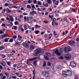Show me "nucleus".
<instances>
[{"label": "nucleus", "instance_id": "obj_50", "mask_svg": "<svg viewBox=\"0 0 79 79\" xmlns=\"http://www.w3.org/2000/svg\"><path fill=\"white\" fill-rule=\"evenodd\" d=\"M10 21H11V22H13V21H14V19L13 18H11L10 19Z\"/></svg>", "mask_w": 79, "mask_h": 79}, {"label": "nucleus", "instance_id": "obj_62", "mask_svg": "<svg viewBox=\"0 0 79 79\" xmlns=\"http://www.w3.org/2000/svg\"><path fill=\"white\" fill-rule=\"evenodd\" d=\"M76 41H77V42H79V38L77 39H76Z\"/></svg>", "mask_w": 79, "mask_h": 79}, {"label": "nucleus", "instance_id": "obj_11", "mask_svg": "<svg viewBox=\"0 0 79 79\" xmlns=\"http://www.w3.org/2000/svg\"><path fill=\"white\" fill-rule=\"evenodd\" d=\"M35 46L34 45H31L30 46L29 50H34L35 49Z\"/></svg>", "mask_w": 79, "mask_h": 79}, {"label": "nucleus", "instance_id": "obj_21", "mask_svg": "<svg viewBox=\"0 0 79 79\" xmlns=\"http://www.w3.org/2000/svg\"><path fill=\"white\" fill-rule=\"evenodd\" d=\"M64 52H67V53H68V48L67 47H65L64 48Z\"/></svg>", "mask_w": 79, "mask_h": 79}, {"label": "nucleus", "instance_id": "obj_27", "mask_svg": "<svg viewBox=\"0 0 79 79\" xmlns=\"http://www.w3.org/2000/svg\"><path fill=\"white\" fill-rule=\"evenodd\" d=\"M13 38H11L10 40H9V42L10 43H12V42H13Z\"/></svg>", "mask_w": 79, "mask_h": 79}, {"label": "nucleus", "instance_id": "obj_12", "mask_svg": "<svg viewBox=\"0 0 79 79\" xmlns=\"http://www.w3.org/2000/svg\"><path fill=\"white\" fill-rule=\"evenodd\" d=\"M54 35L55 36V37L56 38H58V36H59V35L58 34H56V31L54 30L53 31Z\"/></svg>", "mask_w": 79, "mask_h": 79}, {"label": "nucleus", "instance_id": "obj_35", "mask_svg": "<svg viewBox=\"0 0 79 79\" xmlns=\"http://www.w3.org/2000/svg\"><path fill=\"white\" fill-rule=\"evenodd\" d=\"M27 8H30V9H31V6H30V5H27Z\"/></svg>", "mask_w": 79, "mask_h": 79}, {"label": "nucleus", "instance_id": "obj_31", "mask_svg": "<svg viewBox=\"0 0 79 79\" xmlns=\"http://www.w3.org/2000/svg\"><path fill=\"white\" fill-rule=\"evenodd\" d=\"M46 55L47 56H50V53H48V52H46Z\"/></svg>", "mask_w": 79, "mask_h": 79}, {"label": "nucleus", "instance_id": "obj_45", "mask_svg": "<svg viewBox=\"0 0 79 79\" xmlns=\"http://www.w3.org/2000/svg\"><path fill=\"white\" fill-rule=\"evenodd\" d=\"M1 79H6V76L4 75V76H3V78H2V77H1Z\"/></svg>", "mask_w": 79, "mask_h": 79}, {"label": "nucleus", "instance_id": "obj_13", "mask_svg": "<svg viewBox=\"0 0 79 79\" xmlns=\"http://www.w3.org/2000/svg\"><path fill=\"white\" fill-rule=\"evenodd\" d=\"M56 68L57 69H61L62 67L60 65H56Z\"/></svg>", "mask_w": 79, "mask_h": 79}, {"label": "nucleus", "instance_id": "obj_29", "mask_svg": "<svg viewBox=\"0 0 79 79\" xmlns=\"http://www.w3.org/2000/svg\"><path fill=\"white\" fill-rule=\"evenodd\" d=\"M27 22H29V21H30V20H31V18H30V17H27Z\"/></svg>", "mask_w": 79, "mask_h": 79}, {"label": "nucleus", "instance_id": "obj_8", "mask_svg": "<svg viewBox=\"0 0 79 79\" xmlns=\"http://www.w3.org/2000/svg\"><path fill=\"white\" fill-rule=\"evenodd\" d=\"M71 9L72 10V12H73V13H77V8H71Z\"/></svg>", "mask_w": 79, "mask_h": 79}, {"label": "nucleus", "instance_id": "obj_30", "mask_svg": "<svg viewBox=\"0 0 79 79\" xmlns=\"http://www.w3.org/2000/svg\"><path fill=\"white\" fill-rule=\"evenodd\" d=\"M52 0H48V4H52V2H51Z\"/></svg>", "mask_w": 79, "mask_h": 79}, {"label": "nucleus", "instance_id": "obj_53", "mask_svg": "<svg viewBox=\"0 0 79 79\" xmlns=\"http://www.w3.org/2000/svg\"><path fill=\"white\" fill-rule=\"evenodd\" d=\"M33 2L34 4H36L37 3V0H34Z\"/></svg>", "mask_w": 79, "mask_h": 79}, {"label": "nucleus", "instance_id": "obj_3", "mask_svg": "<svg viewBox=\"0 0 79 79\" xmlns=\"http://www.w3.org/2000/svg\"><path fill=\"white\" fill-rule=\"evenodd\" d=\"M41 52V49L39 48H37L35 50V56H37Z\"/></svg>", "mask_w": 79, "mask_h": 79}, {"label": "nucleus", "instance_id": "obj_14", "mask_svg": "<svg viewBox=\"0 0 79 79\" xmlns=\"http://www.w3.org/2000/svg\"><path fill=\"white\" fill-rule=\"evenodd\" d=\"M19 29L21 31V32H24V30L23 29V25H21L19 27Z\"/></svg>", "mask_w": 79, "mask_h": 79}, {"label": "nucleus", "instance_id": "obj_37", "mask_svg": "<svg viewBox=\"0 0 79 79\" xmlns=\"http://www.w3.org/2000/svg\"><path fill=\"white\" fill-rule=\"evenodd\" d=\"M67 50L68 51V52H69V51H71V48H67Z\"/></svg>", "mask_w": 79, "mask_h": 79}, {"label": "nucleus", "instance_id": "obj_40", "mask_svg": "<svg viewBox=\"0 0 79 79\" xmlns=\"http://www.w3.org/2000/svg\"><path fill=\"white\" fill-rule=\"evenodd\" d=\"M12 79H16V78H17V77H16V76H12Z\"/></svg>", "mask_w": 79, "mask_h": 79}, {"label": "nucleus", "instance_id": "obj_63", "mask_svg": "<svg viewBox=\"0 0 79 79\" xmlns=\"http://www.w3.org/2000/svg\"><path fill=\"white\" fill-rule=\"evenodd\" d=\"M63 19L64 21H66L67 19H67V18H66V17H65V18H64Z\"/></svg>", "mask_w": 79, "mask_h": 79}, {"label": "nucleus", "instance_id": "obj_64", "mask_svg": "<svg viewBox=\"0 0 79 79\" xmlns=\"http://www.w3.org/2000/svg\"><path fill=\"white\" fill-rule=\"evenodd\" d=\"M24 19H25V20H26L27 19V17L26 16L24 17Z\"/></svg>", "mask_w": 79, "mask_h": 79}, {"label": "nucleus", "instance_id": "obj_17", "mask_svg": "<svg viewBox=\"0 0 79 79\" xmlns=\"http://www.w3.org/2000/svg\"><path fill=\"white\" fill-rule=\"evenodd\" d=\"M30 14L31 15H32L33 14H34V15H37V13H36V12L35 11H33L32 12H31Z\"/></svg>", "mask_w": 79, "mask_h": 79}, {"label": "nucleus", "instance_id": "obj_55", "mask_svg": "<svg viewBox=\"0 0 79 79\" xmlns=\"http://www.w3.org/2000/svg\"><path fill=\"white\" fill-rule=\"evenodd\" d=\"M38 5H42V3L40 2H38Z\"/></svg>", "mask_w": 79, "mask_h": 79}, {"label": "nucleus", "instance_id": "obj_52", "mask_svg": "<svg viewBox=\"0 0 79 79\" xmlns=\"http://www.w3.org/2000/svg\"><path fill=\"white\" fill-rule=\"evenodd\" d=\"M44 6L46 7H48V4L47 3L45 4H44Z\"/></svg>", "mask_w": 79, "mask_h": 79}, {"label": "nucleus", "instance_id": "obj_32", "mask_svg": "<svg viewBox=\"0 0 79 79\" xmlns=\"http://www.w3.org/2000/svg\"><path fill=\"white\" fill-rule=\"evenodd\" d=\"M39 32H40V31L39 30H37L35 31V33L36 34H38Z\"/></svg>", "mask_w": 79, "mask_h": 79}, {"label": "nucleus", "instance_id": "obj_56", "mask_svg": "<svg viewBox=\"0 0 79 79\" xmlns=\"http://www.w3.org/2000/svg\"><path fill=\"white\" fill-rule=\"evenodd\" d=\"M2 56L3 58H5L6 57V56L4 54H2Z\"/></svg>", "mask_w": 79, "mask_h": 79}, {"label": "nucleus", "instance_id": "obj_43", "mask_svg": "<svg viewBox=\"0 0 79 79\" xmlns=\"http://www.w3.org/2000/svg\"><path fill=\"white\" fill-rule=\"evenodd\" d=\"M18 37H19L20 39H23L22 37L21 36L19 35H18Z\"/></svg>", "mask_w": 79, "mask_h": 79}, {"label": "nucleus", "instance_id": "obj_15", "mask_svg": "<svg viewBox=\"0 0 79 79\" xmlns=\"http://www.w3.org/2000/svg\"><path fill=\"white\" fill-rule=\"evenodd\" d=\"M59 3H60V1L59 0H56V1L54 2V3L55 5L56 6H58Z\"/></svg>", "mask_w": 79, "mask_h": 79}, {"label": "nucleus", "instance_id": "obj_46", "mask_svg": "<svg viewBox=\"0 0 79 79\" xmlns=\"http://www.w3.org/2000/svg\"><path fill=\"white\" fill-rule=\"evenodd\" d=\"M38 25L37 24H36L35 26V29H37V28H38Z\"/></svg>", "mask_w": 79, "mask_h": 79}, {"label": "nucleus", "instance_id": "obj_2", "mask_svg": "<svg viewBox=\"0 0 79 79\" xmlns=\"http://www.w3.org/2000/svg\"><path fill=\"white\" fill-rule=\"evenodd\" d=\"M23 46L24 47H25L26 48H29V45H30V44H32V43H31V42L30 41L27 42V43H26L25 42H23L22 43Z\"/></svg>", "mask_w": 79, "mask_h": 79}, {"label": "nucleus", "instance_id": "obj_51", "mask_svg": "<svg viewBox=\"0 0 79 79\" xmlns=\"http://www.w3.org/2000/svg\"><path fill=\"white\" fill-rule=\"evenodd\" d=\"M55 21H56V19L55 18H54L53 19L52 22L55 23Z\"/></svg>", "mask_w": 79, "mask_h": 79}, {"label": "nucleus", "instance_id": "obj_47", "mask_svg": "<svg viewBox=\"0 0 79 79\" xmlns=\"http://www.w3.org/2000/svg\"><path fill=\"white\" fill-rule=\"evenodd\" d=\"M18 21H15V25H17L18 24Z\"/></svg>", "mask_w": 79, "mask_h": 79}, {"label": "nucleus", "instance_id": "obj_39", "mask_svg": "<svg viewBox=\"0 0 79 79\" xmlns=\"http://www.w3.org/2000/svg\"><path fill=\"white\" fill-rule=\"evenodd\" d=\"M7 64L8 66H10V61L7 62Z\"/></svg>", "mask_w": 79, "mask_h": 79}, {"label": "nucleus", "instance_id": "obj_36", "mask_svg": "<svg viewBox=\"0 0 79 79\" xmlns=\"http://www.w3.org/2000/svg\"><path fill=\"white\" fill-rule=\"evenodd\" d=\"M12 38L14 39H17V35H14L12 37Z\"/></svg>", "mask_w": 79, "mask_h": 79}, {"label": "nucleus", "instance_id": "obj_22", "mask_svg": "<svg viewBox=\"0 0 79 79\" xmlns=\"http://www.w3.org/2000/svg\"><path fill=\"white\" fill-rule=\"evenodd\" d=\"M32 72H33V73L32 74H34L33 79H34V78H35V70H33L32 71Z\"/></svg>", "mask_w": 79, "mask_h": 79}, {"label": "nucleus", "instance_id": "obj_49", "mask_svg": "<svg viewBox=\"0 0 79 79\" xmlns=\"http://www.w3.org/2000/svg\"><path fill=\"white\" fill-rule=\"evenodd\" d=\"M31 7L33 8H34V9H36V8H35V6L34 5H33L31 6Z\"/></svg>", "mask_w": 79, "mask_h": 79}, {"label": "nucleus", "instance_id": "obj_9", "mask_svg": "<svg viewBox=\"0 0 79 79\" xmlns=\"http://www.w3.org/2000/svg\"><path fill=\"white\" fill-rule=\"evenodd\" d=\"M69 44L71 45H73L75 44V41L73 40H70L69 41Z\"/></svg>", "mask_w": 79, "mask_h": 79}, {"label": "nucleus", "instance_id": "obj_1", "mask_svg": "<svg viewBox=\"0 0 79 79\" xmlns=\"http://www.w3.org/2000/svg\"><path fill=\"white\" fill-rule=\"evenodd\" d=\"M62 75L64 77H67L68 76H72V73L71 71L69 70H67L65 71L62 70Z\"/></svg>", "mask_w": 79, "mask_h": 79}, {"label": "nucleus", "instance_id": "obj_28", "mask_svg": "<svg viewBox=\"0 0 79 79\" xmlns=\"http://www.w3.org/2000/svg\"><path fill=\"white\" fill-rule=\"evenodd\" d=\"M46 64H47V63H46V62H45V61H44V64H43V67H45V66H46Z\"/></svg>", "mask_w": 79, "mask_h": 79}, {"label": "nucleus", "instance_id": "obj_19", "mask_svg": "<svg viewBox=\"0 0 79 79\" xmlns=\"http://www.w3.org/2000/svg\"><path fill=\"white\" fill-rule=\"evenodd\" d=\"M5 47L3 46H0V50H4Z\"/></svg>", "mask_w": 79, "mask_h": 79}, {"label": "nucleus", "instance_id": "obj_60", "mask_svg": "<svg viewBox=\"0 0 79 79\" xmlns=\"http://www.w3.org/2000/svg\"><path fill=\"white\" fill-rule=\"evenodd\" d=\"M0 69H3V67L1 65H0Z\"/></svg>", "mask_w": 79, "mask_h": 79}, {"label": "nucleus", "instance_id": "obj_44", "mask_svg": "<svg viewBox=\"0 0 79 79\" xmlns=\"http://www.w3.org/2000/svg\"><path fill=\"white\" fill-rule=\"evenodd\" d=\"M44 58L46 60H48V57L47 56H44Z\"/></svg>", "mask_w": 79, "mask_h": 79}, {"label": "nucleus", "instance_id": "obj_4", "mask_svg": "<svg viewBox=\"0 0 79 79\" xmlns=\"http://www.w3.org/2000/svg\"><path fill=\"white\" fill-rule=\"evenodd\" d=\"M42 74L44 77H48L50 76V73L46 72H42Z\"/></svg>", "mask_w": 79, "mask_h": 79}, {"label": "nucleus", "instance_id": "obj_7", "mask_svg": "<svg viewBox=\"0 0 79 79\" xmlns=\"http://www.w3.org/2000/svg\"><path fill=\"white\" fill-rule=\"evenodd\" d=\"M69 66H72V67H73V68H74V67H76V64L74 61H73L70 62Z\"/></svg>", "mask_w": 79, "mask_h": 79}, {"label": "nucleus", "instance_id": "obj_16", "mask_svg": "<svg viewBox=\"0 0 79 79\" xmlns=\"http://www.w3.org/2000/svg\"><path fill=\"white\" fill-rule=\"evenodd\" d=\"M8 37V35L6 34H3L2 35V39H4L5 37Z\"/></svg>", "mask_w": 79, "mask_h": 79}, {"label": "nucleus", "instance_id": "obj_10", "mask_svg": "<svg viewBox=\"0 0 79 79\" xmlns=\"http://www.w3.org/2000/svg\"><path fill=\"white\" fill-rule=\"evenodd\" d=\"M55 53L57 55V56H60L61 55V53H59V51H58V50L56 49V50L55 51Z\"/></svg>", "mask_w": 79, "mask_h": 79}, {"label": "nucleus", "instance_id": "obj_26", "mask_svg": "<svg viewBox=\"0 0 79 79\" xmlns=\"http://www.w3.org/2000/svg\"><path fill=\"white\" fill-rule=\"evenodd\" d=\"M37 60L34 61L33 65L34 66H36L37 65Z\"/></svg>", "mask_w": 79, "mask_h": 79}, {"label": "nucleus", "instance_id": "obj_18", "mask_svg": "<svg viewBox=\"0 0 79 79\" xmlns=\"http://www.w3.org/2000/svg\"><path fill=\"white\" fill-rule=\"evenodd\" d=\"M17 41L18 43H21L22 42V40L19 38L18 39Z\"/></svg>", "mask_w": 79, "mask_h": 79}, {"label": "nucleus", "instance_id": "obj_42", "mask_svg": "<svg viewBox=\"0 0 79 79\" xmlns=\"http://www.w3.org/2000/svg\"><path fill=\"white\" fill-rule=\"evenodd\" d=\"M59 59H60L61 60H63L64 59V57L63 56H60L59 58Z\"/></svg>", "mask_w": 79, "mask_h": 79}, {"label": "nucleus", "instance_id": "obj_54", "mask_svg": "<svg viewBox=\"0 0 79 79\" xmlns=\"http://www.w3.org/2000/svg\"><path fill=\"white\" fill-rule=\"evenodd\" d=\"M17 64H14L13 65V66L14 68H16V67L17 66Z\"/></svg>", "mask_w": 79, "mask_h": 79}, {"label": "nucleus", "instance_id": "obj_6", "mask_svg": "<svg viewBox=\"0 0 79 79\" xmlns=\"http://www.w3.org/2000/svg\"><path fill=\"white\" fill-rule=\"evenodd\" d=\"M65 58L67 60H70L71 58V55L70 54H67L65 56Z\"/></svg>", "mask_w": 79, "mask_h": 79}, {"label": "nucleus", "instance_id": "obj_25", "mask_svg": "<svg viewBox=\"0 0 79 79\" xmlns=\"http://www.w3.org/2000/svg\"><path fill=\"white\" fill-rule=\"evenodd\" d=\"M16 8V9H17V8H18V7L15 6H12L10 7V8Z\"/></svg>", "mask_w": 79, "mask_h": 79}, {"label": "nucleus", "instance_id": "obj_20", "mask_svg": "<svg viewBox=\"0 0 79 79\" xmlns=\"http://www.w3.org/2000/svg\"><path fill=\"white\" fill-rule=\"evenodd\" d=\"M15 44V47H19V46H20V45H21V44L18 43L16 42Z\"/></svg>", "mask_w": 79, "mask_h": 79}, {"label": "nucleus", "instance_id": "obj_48", "mask_svg": "<svg viewBox=\"0 0 79 79\" xmlns=\"http://www.w3.org/2000/svg\"><path fill=\"white\" fill-rule=\"evenodd\" d=\"M54 23H55V22H52V26H55V24H54Z\"/></svg>", "mask_w": 79, "mask_h": 79}, {"label": "nucleus", "instance_id": "obj_23", "mask_svg": "<svg viewBox=\"0 0 79 79\" xmlns=\"http://www.w3.org/2000/svg\"><path fill=\"white\" fill-rule=\"evenodd\" d=\"M12 29H14V30H17V26H13L12 27Z\"/></svg>", "mask_w": 79, "mask_h": 79}, {"label": "nucleus", "instance_id": "obj_59", "mask_svg": "<svg viewBox=\"0 0 79 79\" xmlns=\"http://www.w3.org/2000/svg\"><path fill=\"white\" fill-rule=\"evenodd\" d=\"M48 66H51V63L50 62H48Z\"/></svg>", "mask_w": 79, "mask_h": 79}, {"label": "nucleus", "instance_id": "obj_5", "mask_svg": "<svg viewBox=\"0 0 79 79\" xmlns=\"http://www.w3.org/2000/svg\"><path fill=\"white\" fill-rule=\"evenodd\" d=\"M37 58H38V57H35L33 58L28 59V60H27V64H28V65H30V64H28L29 61H34V60H36V59H37Z\"/></svg>", "mask_w": 79, "mask_h": 79}, {"label": "nucleus", "instance_id": "obj_58", "mask_svg": "<svg viewBox=\"0 0 79 79\" xmlns=\"http://www.w3.org/2000/svg\"><path fill=\"white\" fill-rule=\"evenodd\" d=\"M23 15H28V14L26 13H23Z\"/></svg>", "mask_w": 79, "mask_h": 79}, {"label": "nucleus", "instance_id": "obj_34", "mask_svg": "<svg viewBox=\"0 0 79 79\" xmlns=\"http://www.w3.org/2000/svg\"><path fill=\"white\" fill-rule=\"evenodd\" d=\"M4 42H8V40L7 39H5L4 40Z\"/></svg>", "mask_w": 79, "mask_h": 79}, {"label": "nucleus", "instance_id": "obj_41", "mask_svg": "<svg viewBox=\"0 0 79 79\" xmlns=\"http://www.w3.org/2000/svg\"><path fill=\"white\" fill-rule=\"evenodd\" d=\"M23 2L24 4H27V1L26 0L24 1Z\"/></svg>", "mask_w": 79, "mask_h": 79}, {"label": "nucleus", "instance_id": "obj_38", "mask_svg": "<svg viewBox=\"0 0 79 79\" xmlns=\"http://www.w3.org/2000/svg\"><path fill=\"white\" fill-rule=\"evenodd\" d=\"M59 53H60V55H61V54L62 53H63V52H62V49L61 48H60L59 50Z\"/></svg>", "mask_w": 79, "mask_h": 79}, {"label": "nucleus", "instance_id": "obj_61", "mask_svg": "<svg viewBox=\"0 0 79 79\" xmlns=\"http://www.w3.org/2000/svg\"><path fill=\"white\" fill-rule=\"evenodd\" d=\"M8 5V3H6L5 4V6H7Z\"/></svg>", "mask_w": 79, "mask_h": 79}, {"label": "nucleus", "instance_id": "obj_24", "mask_svg": "<svg viewBox=\"0 0 79 79\" xmlns=\"http://www.w3.org/2000/svg\"><path fill=\"white\" fill-rule=\"evenodd\" d=\"M7 56H8V57H11L13 56V55H14V54H7Z\"/></svg>", "mask_w": 79, "mask_h": 79}, {"label": "nucleus", "instance_id": "obj_57", "mask_svg": "<svg viewBox=\"0 0 79 79\" xmlns=\"http://www.w3.org/2000/svg\"><path fill=\"white\" fill-rule=\"evenodd\" d=\"M28 3L29 4H30V3H31V0H28Z\"/></svg>", "mask_w": 79, "mask_h": 79}, {"label": "nucleus", "instance_id": "obj_33", "mask_svg": "<svg viewBox=\"0 0 79 79\" xmlns=\"http://www.w3.org/2000/svg\"><path fill=\"white\" fill-rule=\"evenodd\" d=\"M52 36V34L51 33L49 36L48 39H51V37Z\"/></svg>", "mask_w": 79, "mask_h": 79}]
</instances>
